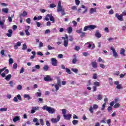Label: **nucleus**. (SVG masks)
I'll return each mask as SVG.
<instances>
[{
  "instance_id": "1a4fd4ad",
  "label": "nucleus",
  "mask_w": 126,
  "mask_h": 126,
  "mask_svg": "<svg viewBox=\"0 0 126 126\" xmlns=\"http://www.w3.org/2000/svg\"><path fill=\"white\" fill-rule=\"evenodd\" d=\"M29 29H30V26H28L27 27H26V30L25 31V32L26 35H27V36L30 35V32H29V31H28V30H29Z\"/></svg>"
},
{
  "instance_id": "de8ad7c7",
  "label": "nucleus",
  "mask_w": 126,
  "mask_h": 126,
  "mask_svg": "<svg viewBox=\"0 0 126 126\" xmlns=\"http://www.w3.org/2000/svg\"><path fill=\"white\" fill-rule=\"evenodd\" d=\"M17 89L18 90H21V89H22V86H21V85H18Z\"/></svg>"
},
{
  "instance_id": "7ed1b4c3",
  "label": "nucleus",
  "mask_w": 126,
  "mask_h": 126,
  "mask_svg": "<svg viewBox=\"0 0 126 126\" xmlns=\"http://www.w3.org/2000/svg\"><path fill=\"white\" fill-rule=\"evenodd\" d=\"M115 17H116L119 21H124V16L122 14L119 15L118 13H116L115 14Z\"/></svg>"
},
{
  "instance_id": "49530a36",
  "label": "nucleus",
  "mask_w": 126,
  "mask_h": 126,
  "mask_svg": "<svg viewBox=\"0 0 126 126\" xmlns=\"http://www.w3.org/2000/svg\"><path fill=\"white\" fill-rule=\"evenodd\" d=\"M48 50H55V47H52L50 45H48Z\"/></svg>"
},
{
  "instance_id": "c9c22d12",
  "label": "nucleus",
  "mask_w": 126,
  "mask_h": 126,
  "mask_svg": "<svg viewBox=\"0 0 126 126\" xmlns=\"http://www.w3.org/2000/svg\"><path fill=\"white\" fill-rule=\"evenodd\" d=\"M85 45H88V49H90L91 47H92V44L90 43V42H88L85 44Z\"/></svg>"
},
{
  "instance_id": "774afa93",
  "label": "nucleus",
  "mask_w": 126,
  "mask_h": 126,
  "mask_svg": "<svg viewBox=\"0 0 126 126\" xmlns=\"http://www.w3.org/2000/svg\"><path fill=\"white\" fill-rule=\"evenodd\" d=\"M46 124L47 126H50V122L48 121H46Z\"/></svg>"
},
{
  "instance_id": "4468645a",
  "label": "nucleus",
  "mask_w": 126,
  "mask_h": 126,
  "mask_svg": "<svg viewBox=\"0 0 126 126\" xmlns=\"http://www.w3.org/2000/svg\"><path fill=\"white\" fill-rule=\"evenodd\" d=\"M33 123H36L35 126H40V123H39V120L37 118H34L32 120Z\"/></svg>"
},
{
  "instance_id": "f8f14e48",
  "label": "nucleus",
  "mask_w": 126,
  "mask_h": 126,
  "mask_svg": "<svg viewBox=\"0 0 126 126\" xmlns=\"http://www.w3.org/2000/svg\"><path fill=\"white\" fill-rule=\"evenodd\" d=\"M44 80H45V81H52L53 79H52V78H51L50 76L47 75L46 77H45L44 78Z\"/></svg>"
},
{
  "instance_id": "20e7f679",
  "label": "nucleus",
  "mask_w": 126,
  "mask_h": 126,
  "mask_svg": "<svg viewBox=\"0 0 126 126\" xmlns=\"http://www.w3.org/2000/svg\"><path fill=\"white\" fill-rule=\"evenodd\" d=\"M60 120H61V115H58L57 118H52L51 119L52 123H53V124H57L58 122H60Z\"/></svg>"
},
{
  "instance_id": "0e129e2a",
  "label": "nucleus",
  "mask_w": 126,
  "mask_h": 126,
  "mask_svg": "<svg viewBox=\"0 0 126 126\" xmlns=\"http://www.w3.org/2000/svg\"><path fill=\"white\" fill-rule=\"evenodd\" d=\"M123 16H126V10H124L122 14H121Z\"/></svg>"
},
{
  "instance_id": "a878e982",
  "label": "nucleus",
  "mask_w": 126,
  "mask_h": 126,
  "mask_svg": "<svg viewBox=\"0 0 126 126\" xmlns=\"http://www.w3.org/2000/svg\"><path fill=\"white\" fill-rule=\"evenodd\" d=\"M95 36L97 37V38H101V34L99 32V31H97L95 32Z\"/></svg>"
},
{
  "instance_id": "338daca9",
  "label": "nucleus",
  "mask_w": 126,
  "mask_h": 126,
  "mask_svg": "<svg viewBox=\"0 0 126 126\" xmlns=\"http://www.w3.org/2000/svg\"><path fill=\"white\" fill-rule=\"evenodd\" d=\"M36 26L38 27H40L41 26V23H40L39 22H36Z\"/></svg>"
},
{
  "instance_id": "bb28decb",
  "label": "nucleus",
  "mask_w": 126,
  "mask_h": 126,
  "mask_svg": "<svg viewBox=\"0 0 126 126\" xmlns=\"http://www.w3.org/2000/svg\"><path fill=\"white\" fill-rule=\"evenodd\" d=\"M94 85L96 87H99L100 86V82L96 81L94 83Z\"/></svg>"
},
{
  "instance_id": "aec40b11",
  "label": "nucleus",
  "mask_w": 126,
  "mask_h": 126,
  "mask_svg": "<svg viewBox=\"0 0 126 126\" xmlns=\"http://www.w3.org/2000/svg\"><path fill=\"white\" fill-rule=\"evenodd\" d=\"M27 16V12L26 11H24L23 12V13L19 15L20 18H21V16H23L24 17H25V16Z\"/></svg>"
},
{
  "instance_id": "13d9d810",
  "label": "nucleus",
  "mask_w": 126,
  "mask_h": 126,
  "mask_svg": "<svg viewBox=\"0 0 126 126\" xmlns=\"http://www.w3.org/2000/svg\"><path fill=\"white\" fill-rule=\"evenodd\" d=\"M77 33H78V34H80L82 32V29H81L80 30H77L76 31Z\"/></svg>"
},
{
  "instance_id": "39448f33",
  "label": "nucleus",
  "mask_w": 126,
  "mask_h": 126,
  "mask_svg": "<svg viewBox=\"0 0 126 126\" xmlns=\"http://www.w3.org/2000/svg\"><path fill=\"white\" fill-rule=\"evenodd\" d=\"M43 110H46V111H55V109L52 108L51 107H49L47 105H44L42 108Z\"/></svg>"
},
{
  "instance_id": "2f4dec72",
  "label": "nucleus",
  "mask_w": 126,
  "mask_h": 126,
  "mask_svg": "<svg viewBox=\"0 0 126 126\" xmlns=\"http://www.w3.org/2000/svg\"><path fill=\"white\" fill-rule=\"evenodd\" d=\"M13 121L14 123H16V122H17V121H19V117L18 116H16L13 118Z\"/></svg>"
},
{
  "instance_id": "0eeeda50",
  "label": "nucleus",
  "mask_w": 126,
  "mask_h": 126,
  "mask_svg": "<svg viewBox=\"0 0 126 126\" xmlns=\"http://www.w3.org/2000/svg\"><path fill=\"white\" fill-rule=\"evenodd\" d=\"M99 108V106L97 104H94L93 106H90L89 111H93V110H97Z\"/></svg>"
},
{
  "instance_id": "ddd939ff",
  "label": "nucleus",
  "mask_w": 126,
  "mask_h": 126,
  "mask_svg": "<svg viewBox=\"0 0 126 126\" xmlns=\"http://www.w3.org/2000/svg\"><path fill=\"white\" fill-rule=\"evenodd\" d=\"M47 16L49 17L50 21H52L53 23H55V18L51 14H47Z\"/></svg>"
},
{
  "instance_id": "f3484780",
  "label": "nucleus",
  "mask_w": 126,
  "mask_h": 126,
  "mask_svg": "<svg viewBox=\"0 0 126 126\" xmlns=\"http://www.w3.org/2000/svg\"><path fill=\"white\" fill-rule=\"evenodd\" d=\"M126 52V50L124 48H121L120 50V54L123 56L124 57H126V54H125V52Z\"/></svg>"
},
{
  "instance_id": "603ef678",
  "label": "nucleus",
  "mask_w": 126,
  "mask_h": 126,
  "mask_svg": "<svg viewBox=\"0 0 126 126\" xmlns=\"http://www.w3.org/2000/svg\"><path fill=\"white\" fill-rule=\"evenodd\" d=\"M75 3L76 5H79L80 1L79 0H75Z\"/></svg>"
},
{
  "instance_id": "e433bc0d",
  "label": "nucleus",
  "mask_w": 126,
  "mask_h": 126,
  "mask_svg": "<svg viewBox=\"0 0 126 126\" xmlns=\"http://www.w3.org/2000/svg\"><path fill=\"white\" fill-rule=\"evenodd\" d=\"M98 62L99 63H105V61L103 59H102V58H101V57H99L98 58Z\"/></svg>"
},
{
  "instance_id": "e2e57ef3",
  "label": "nucleus",
  "mask_w": 126,
  "mask_h": 126,
  "mask_svg": "<svg viewBox=\"0 0 126 126\" xmlns=\"http://www.w3.org/2000/svg\"><path fill=\"white\" fill-rule=\"evenodd\" d=\"M14 102H18V98H17V97H14L13 98Z\"/></svg>"
},
{
  "instance_id": "c85d7f7f",
  "label": "nucleus",
  "mask_w": 126,
  "mask_h": 126,
  "mask_svg": "<svg viewBox=\"0 0 126 126\" xmlns=\"http://www.w3.org/2000/svg\"><path fill=\"white\" fill-rule=\"evenodd\" d=\"M72 123L74 126H76V125H78V121L76 120H73Z\"/></svg>"
},
{
  "instance_id": "b1692460",
  "label": "nucleus",
  "mask_w": 126,
  "mask_h": 126,
  "mask_svg": "<svg viewBox=\"0 0 126 126\" xmlns=\"http://www.w3.org/2000/svg\"><path fill=\"white\" fill-rule=\"evenodd\" d=\"M96 26L95 25H89V30H90V29H91L92 30H94V29H95V28H96Z\"/></svg>"
},
{
  "instance_id": "09e8293b",
  "label": "nucleus",
  "mask_w": 126,
  "mask_h": 126,
  "mask_svg": "<svg viewBox=\"0 0 126 126\" xmlns=\"http://www.w3.org/2000/svg\"><path fill=\"white\" fill-rule=\"evenodd\" d=\"M17 98L18 99V100H20V101L22 100V99L21 98V95H20V94H18L17 95Z\"/></svg>"
},
{
  "instance_id": "72a5a7b5",
  "label": "nucleus",
  "mask_w": 126,
  "mask_h": 126,
  "mask_svg": "<svg viewBox=\"0 0 126 126\" xmlns=\"http://www.w3.org/2000/svg\"><path fill=\"white\" fill-rule=\"evenodd\" d=\"M71 70L73 71V72H75V73H77V72H78V69L76 68H72L71 69Z\"/></svg>"
},
{
  "instance_id": "58836bf2",
  "label": "nucleus",
  "mask_w": 126,
  "mask_h": 126,
  "mask_svg": "<svg viewBox=\"0 0 126 126\" xmlns=\"http://www.w3.org/2000/svg\"><path fill=\"white\" fill-rule=\"evenodd\" d=\"M26 21L27 23H28V24H30L31 23V19L30 18H28L26 20Z\"/></svg>"
},
{
  "instance_id": "a19ab883",
  "label": "nucleus",
  "mask_w": 126,
  "mask_h": 126,
  "mask_svg": "<svg viewBox=\"0 0 126 126\" xmlns=\"http://www.w3.org/2000/svg\"><path fill=\"white\" fill-rule=\"evenodd\" d=\"M65 69H66V72H67V73H68V74H71V71L69 68H66Z\"/></svg>"
},
{
  "instance_id": "69168bd1",
  "label": "nucleus",
  "mask_w": 126,
  "mask_h": 126,
  "mask_svg": "<svg viewBox=\"0 0 126 126\" xmlns=\"http://www.w3.org/2000/svg\"><path fill=\"white\" fill-rule=\"evenodd\" d=\"M39 121L40 122V124H41V126H43L44 125V121L43 120V119H40Z\"/></svg>"
},
{
  "instance_id": "9b49d317",
  "label": "nucleus",
  "mask_w": 126,
  "mask_h": 126,
  "mask_svg": "<svg viewBox=\"0 0 126 126\" xmlns=\"http://www.w3.org/2000/svg\"><path fill=\"white\" fill-rule=\"evenodd\" d=\"M111 50H112V52L113 53V56H114L115 58L118 57V53L117 52H116V50H115V48L113 47H111Z\"/></svg>"
},
{
  "instance_id": "bf43d9fd",
  "label": "nucleus",
  "mask_w": 126,
  "mask_h": 126,
  "mask_svg": "<svg viewBox=\"0 0 126 126\" xmlns=\"http://www.w3.org/2000/svg\"><path fill=\"white\" fill-rule=\"evenodd\" d=\"M69 41H70V42H72L73 41V38L72 37V36L70 35L69 36Z\"/></svg>"
},
{
  "instance_id": "6ab92c4d",
  "label": "nucleus",
  "mask_w": 126,
  "mask_h": 126,
  "mask_svg": "<svg viewBox=\"0 0 126 126\" xmlns=\"http://www.w3.org/2000/svg\"><path fill=\"white\" fill-rule=\"evenodd\" d=\"M92 65L94 68H97V62H96V61L92 62Z\"/></svg>"
},
{
  "instance_id": "423d86ee",
  "label": "nucleus",
  "mask_w": 126,
  "mask_h": 126,
  "mask_svg": "<svg viewBox=\"0 0 126 126\" xmlns=\"http://www.w3.org/2000/svg\"><path fill=\"white\" fill-rule=\"evenodd\" d=\"M52 64L53 66H57L58 65V62L57 61V59L55 58H52Z\"/></svg>"
},
{
  "instance_id": "412c9836",
  "label": "nucleus",
  "mask_w": 126,
  "mask_h": 126,
  "mask_svg": "<svg viewBox=\"0 0 126 126\" xmlns=\"http://www.w3.org/2000/svg\"><path fill=\"white\" fill-rule=\"evenodd\" d=\"M21 46V43L19 41L17 42L16 44L14 46V49L16 50L18 47H20Z\"/></svg>"
},
{
  "instance_id": "5fc2aeb1",
  "label": "nucleus",
  "mask_w": 126,
  "mask_h": 126,
  "mask_svg": "<svg viewBox=\"0 0 126 126\" xmlns=\"http://www.w3.org/2000/svg\"><path fill=\"white\" fill-rule=\"evenodd\" d=\"M87 30H89V26H85L84 28V31H87Z\"/></svg>"
},
{
  "instance_id": "680f3d73",
  "label": "nucleus",
  "mask_w": 126,
  "mask_h": 126,
  "mask_svg": "<svg viewBox=\"0 0 126 126\" xmlns=\"http://www.w3.org/2000/svg\"><path fill=\"white\" fill-rule=\"evenodd\" d=\"M71 8V9H72V10H77V8L75 6H72V7Z\"/></svg>"
},
{
  "instance_id": "4be33fe9",
  "label": "nucleus",
  "mask_w": 126,
  "mask_h": 126,
  "mask_svg": "<svg viewBox=\"0 0 126 126\" xmlns=\"http://www.w3.org/2000/svg\"><path fill=\"white\" fill-rule=\"evenodd\" d=\"M66 31H67L68 34H70V33L72 32V28L71 27H68L67 29H66Z\"/></svg>"
},
{
  "instance_id": "5701e85b",
  "label": "nucleus",
  "mask_w": 126,
  "mask_h": 126,
  "mask_svg": "<svg viewBox=\"0 0 126 126\" xmlns=\"http://www.w3.org/2000/svg\"><path fill=\"white\" fill-rule=\"evenodd\" d=\"M94 12H96V8H91L90 9V13L91 14H93V13H94Z\"/></svg>"
},
{
  "instance_id": "a18cd8bd",
  "label": "nucleus",
  "mask_w": 126,
  "mask_h": 126,
  "mask_svg": "<svg viewBox=\"0 0 126 126\" xmlns=\"http://www.w3.org/2000/svg\"><path fill=\"white\" fill-rule=\"evenodd\" d=\"M27 49V45H26V44H24L23 45V47H22V50H26Z\"/></svg>"
},
{
  "instance_id": "4c0bfd02",
  "label": "nucleus",
  "mask_w": 126,
  "mask_h": 126,
  "mask_svg": "<svg viewBox=\"0 0 126 126\" xmlns=\"http://www.w3.org/2000/svg\"><path fill=\"white\" fill-rule=\"evenodd\" d=\"M56 7H57V5H56V4H55L54 3H52L50 4V7L51 8H54Z\"/></svg>"
},
{
  "instance_id": "2eb2a0df",
  "label": "nucleus",
  "mask_w": 126,
  "mask_h": 126,
  "mask_svg": "<svg viewBox=\"0 0 126 126\" xmlns=\"http://www.w3.org/2000/svg\"><path fill=\"white\" fill-rule=\"evenodd\" d=\"M11 74H8L7 76H5L4 79H5V80H6V81H9V80H10V79H11Z\"/></svg>"
},
{
  "instance_id": "864d4df0",
  "label": "nucleus",
  "mask_w": 126,
  "mask_h": 126,
  "mask_svg": "<svg viewBox=\"0 0 126 126\" xmlns=\"http://www.w3.org/2000/svg\"><path fill=\"white\" fill-rule=\"evenodd\" d=\"M5 68H6V67H4L3 68L0 69V74H1V72H2V71H4Z\"/></svg>"
},
{
  "instance_id": "dca6fc26",
  "label": "nucleus",
  "mask_w": 126,
  "mask_h": 126,
  "mask_svg": "<svg viewBox=\"0 0 126 126\" xmlns=\"http://www.w3.org/2000/svg\"><path fill=\"white\" fill-rule=\"evenodd\" d=\"M82 8H85V10L82 12V14H85L87 11H88V8H85V6L84 5H82L81 6Z\"/></svg>"
},
{
  "instance_id": "cd10ccee",
  "label": "nucleus",
  "mask_w": 126,
  "mask_h": 126,
  "mask_svg": "<svg viewBox=\"0 0 126 126\" xmlns=\"http://www.w3.org/2000/svg\"><path fill=\"white\" fill-rule=\"evenodd\" d=\"M9 84L11 87H13L15 85V83L13 82V81H10L9 82Z\"/></svg>"
},
{
  "instance_id": "7c9ffc66",
  "label": "nucleus",
  "mask_w": 126,
  "mask_h": 126,
  "mask_svg": "<svg viewBox=\"0 0 126 126\" xmlns=\"http://www.w3.org/2000/svg\"><path fill=\"white\" fill-rule=\"evenodd\" d=\"M63 43H64L63 45L65 47H67L68 45V40H64Z\"/></svg>"
},
{
  "instance_id": "37998d69",
  "label": "nucleus",
  "mask_w": 126,
  "mask_h": 126,
  "mask_svg": "<svg viewBox=\"0 0 126 126\" xmlns=\"http://www.w3.org/2000/svg\"><path fill=\"white\" fill-rule=\"evenodd\" d=\"M119 107H120V103H116L114 106V108H115V109H117Z\"/></svg>"
},
{
  "instance_id": "9d476101",
  "label": "nucleus",
  "mask_w": 126,
  "mask_h": 126,
  "mask_svg": "<svg viewBox=\"0 0 126 126\" xmlns=\"http://www.w3.org/2000/svg\"><path fill=\"white\" fill-rule=\"evenodd\" d=\"M8 33H7L6 34V36L9 37H11V36H12V33H13L12 30L11 29L8 30Z\"/></svg>"
},
{
  "instance_id": "ea45409f",
  "label": "nucleus",
  "mask_w": 126,
  "mask_h": 126,
  "mask_svg": "<svg viewBox=\"0 0 126 126\" xmlns=\"http://www.w3.org/2000/svg\"><path fill=\"white\" fill-rule=\"evenodd\" d=\"M97 75L96 73H94L93 76V79H97Z\"/></svg>"
},
{
  "instance_id": "79ce46f5",
  "label": "nucleus",
  "mask_w": 126,
  "mask_h": 126,
  "mask_svg": "<svg viewBox=\"0 0 126 126\" xmlns=\"http://www.w3.org/2000/svg\"><path fill=\"white\" fill-rule=\"evenodd\" d=\"M107 104V103L105 102L103 105H102V107L101 109V110H102V111H103V110H105V108H106V104Z\"/></svg>"
},
{
  "instance_id": "3c124183",
  "label": "nucleus",
  "mask_w": 126,
  "mask_h": 126,
  "mask_svg": "<svg viewBox=\"0 0 126 126\" xmlns=\"http://www.w3.org/2000/svg\"><path fill=\"white\" fill-rule=\"evenodd\" d=\"M63 10V8L62 7H58L57 11L58 12H60V11H62Z\"/></svg>"
},
{
  "instance_id": "4d7b16f0",
  "label": "nucleus",
  "mask_w": 126,
  "mask_h": 126,
  "mask_svg": "<svg viewBox=\"0 0 126 126\" xmlns=\"http://www.w3.org/2000/svg\"><path fill=\"white\" fill-rule=\"evenodd\" d=\"M13 68H14V69H16V68H17V63H14L13 64Z\"/></svg>"
},
{
  "instance_id": "c03bdc74",
  "label": "nucleus",
  "mask_w": 126,
  "mask_h": 126,
  "mask_svg": "<svg viewBox=\"0 0 126 126\" xmlns=\"http://www.w3.org/2000/svg\"><path fill=\"white\" fill-rule=\"evenodd\" d=\"M13 63V59L12 58H10L9 59V64H12V63Z\"/></svg>"
},
{
  "instance_id": "f704fd0d",
  "label": "nucleus",
  "mask_w": 126,
  "mask_h": 126,
  "mask_svg": "<svg viewBox=\"0 0 126 126\" xmlns=\"http://www.w3.org/2000/svg\"><path fill=\"white\" fill-rule=\"evenodd\" d=\"M48 69H49L48 65H44L43 66V70H45V71H47Z\"/></svg>"
},
{
  "instance_id": "f03ea898",
  "label": "nucleus",
  "mask_w": 126,
  "mask_h": 126,
  "mask_svg": "<svg viewBox=\"0 0 126 126\" xmlns=\"http://www.w3.org/2000/svg\"><path fill=\"white\" fill-rule=\"evenodd\" d=\"M114 84L115 85H117V86H116L117 89H118L119 90H120L121 89H123V85H122V84H120V82H119L118 81H115Z\"/></svg>"
},
{
  "instance_id": "f257e3e1",
  "label": "nucleus",
  "mask_w": 126,
  "mask_h": 126,
  "mask_svg": "<svg viewBox=\"0 0 126 126\" xmlns=\"http://www.w3.org/2000/svg\"><path fill=\"white\" fill-rule=\"evenodd\" d=\"M63 115L64 120H66L67 121H69L71 119V114H66V111H63Z\"/></svg>"
},
{
  "instance_id": "052dcab7",
  "label": "nucleus",
  "mask_w": 126,
  "mask_h": 126,
  "mask_svg": "<svg viewBox=\"0 0 126 126\" xmlns=\"http://www.w3.org/2000/svg\"><path fill=\"white\" fill-rule=\"evenodd\" d=\"M99 66L101 68H105V65L104 64H102V63L99 64Z\"/></svg>"
},
{
  "instance_id": "a211bd4d",
  "label": "nucleus",
  "mask_w": 126,
  "mask_h": 126,
  "mask_svg": "<svg viewBox=\"0 0 126 126\" xmlns=\"http://www.w3.org/2000/svg\"><path fill=\"white\" fill-rule=\"evenodd\" d=\"M74 59L72 60V63L74 64H75L76 63V62H77V58H76V55H73V56Z\"/></svg>"
},
{
  "instance_id": "c756f323",
  "label": "nucleus",
  "mask_w": 126,
  "mask_h": 126,
  "mask_svg": "<svg viewBox=\"0 0 126 126\" xmlns=\"http://www.w3.org/2000/svg\"><path fill=\"white\" fill-rule=\"evenodd\" d=\"M24 97L27 98L28 100H30V99H31V97H30V95L29 94H24Z\"/></svg>"
},
{
  "instance_id": "8fccbe9b",
  "label": "nucleus",
  "mask_w": 126,
  "mask_h": 126,
  "mask_svg": "<svg viewBox=\"0 0 126 126\" xmlns=\"http://www.w3.org/2000/svg\"><path fill=\"white\" fill-rule=\"evenodd\" d=\"M103 97L102 96V95L101 94H98L97 95V99L98 100H101V99H102Z\"/></svg>"
},
{
  "instance_id": "6e6552de",
  "label": "nucleus",
  "mask_w": 126,
  "mask_h": 126,
  "mask_svg": "<svg viewBox=\"0 0 126 126\" xmlns=\"http://www.w3.org/2000/svg\"><path fill=\"white\" fill-rule=\"evenodd\" d=\"M40 65H35V66L32 67V72H35L36 69H40Z\"/></svg>"
},
{
  "instance_id": "393cba45",
  "label": "nucleus",
  "mask_w": 126,
  "mask_h": 126,
  "mask_svg": "<svg viewBox=\"0 0 126 126\" xmlns=\"http://www.w3.org/2000/svg\"><path fill=\"white\" fill-rule=\"evenodd\" d=\"M8 8H4L2 9V11L6 14L8 13Z\"/></svg>"
},
{
  "instance_id": "473e14b6",
  "label": "nucleus",
  "mask_w": 126,
  "mask_h": 126,
  "mask_svg": "<svg viewBox=\"0 0 126 126\" xmlns=\"http://www.w3.org/2000/svg\"><path fill=\"white\" fill-rule=\"evenodd\" d=\"M39 110V107L36 106V107H32L31 111H38Z\"/></svg>"
},
{
  "instance_id": "6e6d98bb",
  "label": "nucleus",
  "mask_w": 126,
  "mask_h": 126,
  "mask_svg": "<svg viewBox=\"0 0 126 126\" xmlns=\"http://www.w3.org/2000/svg\"><path fill=\"white\" fill-rule=\"evenodd\" d=\"M57 86H59V87H62V85L61 84V81L58 80L57 82Z\"/></svg>"
}]
</instances>
